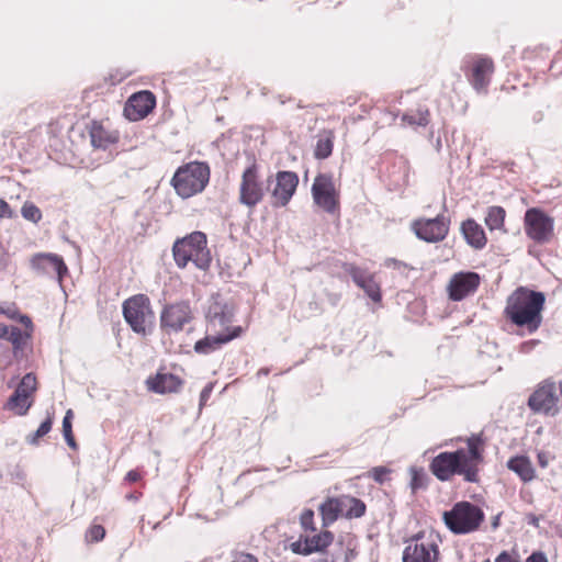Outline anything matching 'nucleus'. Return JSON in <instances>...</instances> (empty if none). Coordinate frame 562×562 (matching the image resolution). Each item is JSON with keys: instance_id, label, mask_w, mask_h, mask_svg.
I'll use <instances>...</instances> for the list:
<instances>
[{"instance_id": "49", "label": "nucleus", "mask_w": 562, "mask_h": 562, "mask_svg": "<svg viewBox=\"0 0 562 562\" xmlns=\"http://www.w3.org/2000/svg\"><path fill=\"white\" fill-rule=\"evenodd\" d=\"M143 477V472H140L139 470H131L126 473L125 475V481L130 484L132 483H136L138 481H140Z\"/></svg>"}, {"instance_id": "48", "label": "nucleus", "mask_w": 562, "mask_h": 562, "mask_svg": "<svg viewBox=\"0 0 562 562\" xmlns=\"http://www.w3.org/2000/svg\"><path fill=\"white\" fill-rule=\"evenodd\" d=\"M525 562H549L547 555L542 551H533Z\"/></svg>"}, {"instance_id": "1", "label": "nucleus", "mask_w": 562, "mask_h": 562, "mask_svg": "<svg viewBox=\"0 0 562 562\" xmlns=\"http://www.w3.org/2000/svg\"><path fill=\"white\" fill-rule=\"evenodd\" d=\"M456 442L465 443V448L442 451L429 463V471L440 482H450L460 476L465 483H479L485 460V439L483 434L458 437Z\"/></svg>"}, {"instance_id": "16", "label": "nucleus", "mask_w": 562, "mask_h": 562, "mask_svg": "<svg viewBox=\"0 0 562 562\" xmlns=\"http://www.w3.org/2000/svg\"><path fill=\"white\" fill-rule=\"evenodd\" d=\"M559 396L553 382L543 381L528 400V406L535 413L554 415L558 412Z\"/></svg>"}, {"instance_id": "30", "label": "nucleus", "mask_w": 562, "mask_h": 562, "mask_svg": "<svg viewBox=\"0 0 562 562\" xmlns=\"http://www.w3.org/2000/svg\"><path fill=\"white\" fill-rule=\"evenodd\" d=\"M506 215H507L506 210L503 206H499V205L490 206L486 210L484 223L491 232L501 231L502 233L506 234L507 233V228L505 227Z\"/></svg>"}, {"instance_id": "15", "label": "nucleus", "mask_w": 562, "mask_h": 562, "mask_svg": "<svg viewBox=\"0 0 562 562\" xmlns=\"http://www.w3.org/2000/svg\"><path fill=\"white\" fill-rule=\"evenodd\" d=\"M481 276L474 271H459L451 276L446 292L452 302H460L476 293L481 285Z\"/></svg>"}, {"instance_id": "53", "label": "nucleus", "mask_w": 562, "mask_h": 562, "mask_svg": "<svg viewBox=\"0 0 562 562\" xmlns=\"http://www.w3.org/2000/svg\"><path fill=\"white\" fill-rule=\"evenodd\" d=\"M493 527H494V528H497V527H498V518H496V519L493 521Z\"/></svg>"}, {"instance_id": "38", "label": "nucleus", "mask_w": 562, "mask_h": 562, "mask_svg": "<svg viewBox=\"0 0 562 562\" xmlns=\"http://www.w3.org/2000/svg\"><path fill=\"white\" fill-rule=\"evenodd\" d=\"M315 515L314 512L310 508L304 509L300 515V526L303 530V533L306 532H316V524H315Z\"/></svg>"}, {"instance_id": "18", "label": "nucleus", "mask_w": 562, "mask_h": 562, "mask_svg": "<svg viewBox=\"0 0 562 562\" xmlns=\"http://www.w3.org/2000/svg\"><path fill=\"white\" fill-rule=\"evenodd\" d=\"M299 176L294 171H278L276 184L271 191V203L274 207H284L296 192Z\"/></svg>"}, {"instance_id": "51", "label": "nucleus", "mask_w": 562, "mask_h": 562, "mask_svg": "<svg viewBox=\"0 0 562 562\" xmlns=\"http://www.w3.org/2000/svg\"><path fill=\"white\" fill-rule=\"evenodd\" d=\"M9 334V326L0 323V338H7Z\"/></svg>"}, {"instance_id": "42", "label": "nucleus", "mask_w": 562, "mask_h": 562, "mask_svg": "<svg viewBox=\"0 0 562 562\" xmlns=\"http://www.w3.org/2000/svg\"><path fill=\"white\" fill-rule=\"evenodd\" d=\"M495 562H521V560L516 550H504L496 557Z\"/></svg>"}, {"instance_id": "33", "label": "nucleus", "mask_w": 562, "mask_h": 562, "mask_svg": "<svg viewBox=\"0 0 562 562\" xmlns=\"http://www.w3.org/2000/svg\"><path fill=\"white\" fill-rule=\"evenodd\" d=\"M347 497L352 502H342L344 505H341V516L347 519L360 518L364 516L367 512V505L364 502L351 495H347Z\"/></svg>"}, {"instance_id": "19", "label": "nucleus", "mask_w": 562, "mask_h": 562, "mask_svg": "<svg viewBox=\"0 0 562 562\" xmlns=\"http://www.w3.org/2000/svg\"><path fill=\"white\" fill-rule=\"evenodd\" d=\"M468 69L467 76L472 87L479 92H485L495 70L493 59L475 56L469 61Z\"/></svg>"}, {"instance_id": "45", "label": "nucleus", "mask_w": 562, "mask_h": 562, "mask_svg": "<svg viewBox=\"0 0 562 562\" xmlns=\"http://www.w3.org/2000/svg\"><path fill=\"white\" fill-rule=\"evenodd\" d=\"M232 562H259V560L255 554L241 551L235 553Z\"/></svg>"}, {"instance_id": "25", "label": "nucleus", "mask_w": 562, "mask_h": 562, "mask_svg": "<svg viewBox=\"0 0 562 562\" xmlns=\"http://www.w3.org/2000/svg\"><path fill=\"white\" fill-rule=\"evenodd\" d=\"M342 502H352L347 497L346 494L327 497L318 507V512L322 517V526L324 528L333 525L341 516Z\"/></svg>"}, {"instance_id": "47", "label": "nucleus", "mask_w": 562, "mask_h": 562, "mask_svg": "<svg viewBox=\"0 0 562 562\" xmlns=\"http://www.w3.org/2000/svg\"><path fill=\"white\" fill-rule=\"evenodd\" d=\"M13 211L11 209V206L9 205V203L3 200V199H0V217L1 218H12L13 217Z\"/></svg>"}, {"instance_id": "39", "label": "nucleus", "mask_w": 562, "mask_h": 562, "mask_svg": "<svg viewBox=\"0 0 562 562\" xmlns=\"http://www.w3.org/2000/svg\"><path fill=\"white\" fill-rule=\"evenodd\" d=\"M21 214L25 220L31 221L35 224H37L42 220L41 210L34 203L29 201H26L22 205Z\"/></svg>"}, {"instance_id": "10", "label": "nucleus", "mask_w": 562, "mask_h": 562, "mask_svg": "<svg viewBox=\"0 0 562 562\" xmlns=\"http://www.w3.org/2000/svg\"><path fill=\"white\" fill-rule=\"evenodd\" d=\"M122 311L132 330L146 336L147 327L154 318L149 297L146 294H135L123 302Z\"/></svg>"}, {"instance_id": "55", "label": "nucleus", "mask_w": 562, "mask_h": 562, "mask_svg": "<svg viewBox=\"0 0 562 562\" xmlns=\"http://www.w3.org/2000/svg\"><path fill=\"white\" fill-rule=\"evenodd\" d=\"M260 372H262V374H268V371H263V369H260Z\"/></svg>"}, {"instance_id": "5", "label": "nucleus", "mask_w": 562, "mask_h": 562, "mask_svg": "<svg viewBox=\"0 0 562 562\" xmlns=\"http://www.w3.org/2000/svg\"><path fill=\"white\" fill-rule=\"evenodd\" d=\"M484 519V512L468 501L456 503L450 510L442 514L445 525L454 535H467L476 531Z\"/></svg>"}, {"instance_id": "27", "label": "nucleus", "mask_w": 562, "mask_h": 562, "mask_svg": "<svg viewBox=\"0 0 562 562\" xmlns=\"http://www.w3.org/2000/svg\"><path fill=\"white\" fill-rule=\"evenodd\" d=\"M206 317L210 325L214 328L220 326L223 328L221 333H226V328L231 327L229 324L234 317V308L226 303L214 302L209 307Z\"/></svg>"}, {"instance_id": "20", "label": "nucleus", "mask_w": 562, "mask_h": 562, "mask_svg": "<svg viewBox=\"0 0 562 562\" xmlns=\"http://www.w3.org/2000/svg\"><path fill=\"white\" fill-rule=\"evenodd\" d=\"M87 131L90 142L95 149H108L120 142V132L112 128L108 120H92Z\"/></svg>"}, {"instance_id": "32", "label": "nucleus", "mask_w": 562, "mask_h": 562, "mask_svg": "<svg viewBox=\"0 0 562 562\" xmlns=\"http://www.w3.org/2000/svg\"><path fill=\"white\" fill-rule=\"evenodd\" d=\"M403 124L409 126H427L430 122V111L426 105H419L415 110H409L402 115Z\"/></svg>"}, {"instance_id": "4", "label": "nucleus", "mask_w": 562, "mask_h": 562, "mask_svg": "<svg viewBox=\"0 0 562 562\" xmlns=\"http://www.w3.org/2000/svg\"><path fill=\"white\" fill-rule=\"evenodd\" d=\"M211 178L210 165L205 161H190L180 166L173 173L170 184L182 199L202 193Z\"/></svg>"}, {"instance_id": "17", "label": "nucleus", "mask_w": 562, "mask_h": 562, "mask_svg": "<svg viewBox=\"0 0 562 562\" xmlns=\"http://www.w3.org/2000/svg\"><path fill=\"white\" fill-rule=\"evenodd\" d=\"M156 108V97L151 91L142 90L133 93L125 102L124 116L131 122L145 119Z\"/></svg>"}, {"instance_id": "56", "label": "nucleus", "mask_w": 562, "mask_h": 562, "mask_svg": "<svg viewBox=\"0 0 562 562\" xmlns=\"http://www.w3.org/2000/svg\"><path fill=\"white\" fill-rule=\"evenodd\" d=\"M260 372H262V374H268V371H263V369H260Z\"/></svg>"}, {"instance_id": "8", "label": "nucleus", "mask_w": 562, "mask_h": 562, "mask_svg": "<svg viewBox=\"0 0 562 562\" xmlns=\"http://www.w3.org/2000/svg\"><path fill=\"white\" fill-rule=\"evenodd\" d=\"M522 227L526 237L535 245H549L555 239L554 217L540 207L535 206L526 210Z\"/></svg>"}, {"instance_id": "14", "label": "nucleus", "mask_w": 562, "mask_h": 562, "mask_svg": "<svg viewBox=\"0 0 562 562\" xmlns=\"http://www.w3.org/2000/svg\"><path fill=\"white\" fill-rule=\"evenodd\" d=\"M301 533L295 541L289 544V549L292 553L302 557H308L315 553L327 554L328 548L334 543V532L324 529L319 532Z\"/></svg>"}, {"instance_id": "6", "label": "nucleus", "mask_w": 562, "mask_h": 562, "mask_svg": "<svg viewBox=\"0 0 562 562\" xmlns=\"http://www.w3.org/2000/svg\"><path fill=\"white\" fill-rule=\"evenodd\" d=\"M440 536L434 531H419L405 542L403 562H441Z\"/></svg>"}, {"instance_id": "37", "label": "nucleus", "mask_w": 562, "mask_h": 562, "mask_svg": "<svg viewBox=\"0 0 562 562\" xmlns=\"http://www.w3.org/2000/svg\"><path fill=\"white\" fill-rule=\"evenodd\" d=\"M106 535L105 528L100 524H91L86 530L85 540L87 543H97L104 539Z\"/></svg>"}, {"instance_id": "28", "label": "nucleus", "mask_w": 562, "mask_h": 562, "mask_svg": "<svg viewBox=\"0 0 562 562\" xmlns=\"http://www.w3.org/2000/svg\"><path fill=\"white\" fill-rule=\"evenodd\" d=\"M461 232L467 243L475 248L482 249L487 244V237L483 227L473 218H468L461 224Z\"/></svg>"}, {"instance_id": "31", "label": "nucleus", "mask_w": 562, "mask_h": 562, "mask_svg": "<svg viewBox=\"0 0 562 562\" xmlns=\"http://www.w3.org/2000/svg\"><path fill=\"white\" fill-rule=\"evenodd\" d=\"M24 331H22L18 327H9V334L5 339H8L13 347V353L16 357L20 351L24 349L27 342L31 340L34 325L32 324L30 327H24Z\"/></svg>"}, {"instance_id": "21", "label": "nucleus", "mask_w": 562, "mask_h": 562, "mask_svg": "<svg viewBox=\"0 0 562 562\" xmlns=\"http://www.w3.org/2000/svg\"><path fill=\"white\" fill-rule=\"evenodd\" d=\"M342 268L373 302H381V286L373 273H368L353 263L346 262L342 265Z\"/></svg>"}, {"instance_id": "7", "label": "nucleus", "mask_w": 562, "mask_h": 562, "mask_svg": "<svg viewBox=\"0 0 562 562\" xmlns=\"http://www.w3.org/2000/svg\"><path fill=\"white\" fill-rule=\"evenodd\" d=\"M195 319L190 301L181 300L166 304L160 312L159 327L164 335L172 336L182 331H191Z\"/></svg>"}, {"instance_id": "29", "label": "nucleus", "mask_w": 562, "mask_h": 562, "mask_svg": "<svg viewBox=\"0 0 562 562\" xmlns=\"http://www.w3.org/2000/svg\"><path fill=\"white\" fill-rule=\"evenodd\" d=\"M316 138L314 157L319 160L328 158L333 154L335 132L328 128L322 130Z\"/></svg>"}, {"instance_id": "36", "label": "nucleus", "mask_w": 562, "mask_h": 562, "mask_svg": "<svg viewBox=\"0 0 562 562\" xmlns=\"http://www.w3.org/2000/svg\"><path fill=\"white\" fill-rule=\"evenodd\" d=\"M72 418H74V413L71 409H68L66 412V415L64 416V419H63V434H64V437H65V440L67 442V445L76 450L77 449V442L75 440V436H74V432H72Z\"/></svg>"}, {"instance_id": "44", "label": "nucleus", "mask_w": 562, "mask_h": 562, "mask_svg": "<svg viewBox=\"0 0 562 562\" xmlns=\"http://www.w3.org/2000/svg\"><path fill=\"white\" fill-rule=\"evenodd\" d=\"M554 458V454L550 451L540 450L537 452V462L541 469H546Z\"/></svg>"}, {"instance_id": "22", "label": "nucleus", "mask_w": 562, "mask_h": 562, "mask_svg": "<svg viewBox=\"0 0 562 562\" xmlns=\"http://www.w3.org/2000/svg\"><path fill=\"white\" fill-rule=\"evenodd\" d=\"M31 267L43 273L55 272L59 283L64 277L68 274V267L66 266L63 257L52 252H38L32 256L30 260Z\"/></svg>"}, {"instance_id": "11", "label": "nucleus", "mask_w": 562, "mask_h": 562, "mask_svg": "<svg viewBox=\"0 0 562 562\" xmlns=\"http://www.w3.org/2000/svg\"><path fill=\"white\" fill-rule=\"evenodd\" d=\"M265 198V187L260 177V169L252 161L241 173L238 189V201L249 209L256 207Z\"/></svg>"}, {"instance_id": "12", "label": "nucleus", "mask_w": 562, "mask_h": 562, "mask_svg": "<svg viewBox=\"0 0 562 562\" xmlns=\"http://www.w3.org/2000/svg\"><path fill=\"white\" fill-rule=\"evenodd\" d=\"M450 217L440 213L434 218H415L411 224V229L420 240L435 244L446 239L450 231Z\"/></svg>"}, {"instance_id": "40", "label": "nucleus", "mask_w": 562, "mask_h": 562, "mask_svg": "<svg viewBox=\"0 0 562 562\" xmlns=\"http://www.w3.org/2000/svg\"><path fill=\"white\" fill-rule=\"evenodd\" d=\"M412 473V480H411V486L413 490H418L425 486V474L423 470H418L413 468L411 470Z\"/></svg>"}, {"instance_id": "2", "label": "nucleus", "mask_w": 562, "mask_h": 562, "mask_svg": "<svg viewBox=\"0 0 562 562\" xmlns=\"http://www.w3.org/2000/svg\"><path fill=\"white\" fill-rule=\"evenodd\" d=\"M544 303L542 292L519 286L507 297L503 314L515 326L533 334L542 324Z\"/></svg>"}, {"instance_id": "58", "label": "nucleus", "mask_w": 562, "mask_h": 562, "mask_svg": "<svg viewBox=\"0 0 562 562\" xmlns=\"http://www.w3.org/2000/svg\"><path fill=\"white\" fill-rule=\"evenodd\" d=\"M483 562H491V561H490V559H486V560H485V561H483Z\"/></svg>"}, {"instance_id": "50", "label": "nucleus", "mask_w": 562, "mask_h": 562, "mask_svg": "<svg viewBox=\"0 0 562 562\" xmlns=\"http://www.w3.org/2000/svg\"><path fill=\"white\" fill-rule=\"evenodd\" d=\"M385 266L389 267V268H393V269H397V270H401V269H408V266L395 258H389L385 260Z\"/></svg>"}, {"instance_id": "9", "label": "nucleus", "mask_w": 562, "mask_h": 562, "mask_svg": "<svg viewBox=\"0 0 562 562\" xmlns=\"http://www.w3.org/2000/svg\"><path fill=\"white\" fill-rule=\"evenodd\" d=\"M314 204L330 215L340 213V191L335 183L334 176L321 172L314 178L311 188Z\"/></svg>"}, {"instance_id": "35", "label": "nucleus", "mask_w": 562, "mask_h": 562, "mask_svg": "<svg viewBox=\"0 0 562 562\" xmlns=\"http://www.w3.org/2000/svg\"><path fill=\"white\" fill-rule=\"evenodd\" d=\"M53 422H54V416H53V414L48 413L46 419L40 425L37 430L27 436V438H26L27 442L30 445H34V446L37 445L40 439L43 438L44 436H46L50 431Z\"/></svg>"}, {"instance_id": "26", "label": "nucleus", "mask_w": 562, "mask_h": 562, "mask_svg": "<svg viewBox=\"0 0 562 562\" xmlns=\"http://www.w3.org/2000/svg\"><path fill=\"white\" fill-rule=\"evenodd\" d=\"M508 470L514 472L521 482L529 483L537 479L536 469L528 456L517 454L510 457L506 463Z\"/></svg>"}, {"instance_id": "3", "label": "nucleus", "mask_w": 562, "mask_h": 562, "mask_svg": "<svg viewBox=\"0 0 562 562\" xmlns=\"http://www.w3.org/2000/svg\"><path fill=\"white\" fill-rule=\"evenodd\" d=\"M172 256L179 269L192 262L198 269L206 271L212 262L206 235L199 231L178 238L172 245Z\"/></svg>"}, {"instance_id": "54", "label": "nucleus", "mask_w": 562, "mask_h": 562, "mask_svg": "<svg viewBox=\"0 0 562 562\" xmlns=\"http://www.w3.org/2000/svg\"><path fill=\"white\" fill-rule=\"evenodd\" d=\"M260 372H262V374H268V371H263V369H260Z\"/></svg>"}, {"instance_id": "24", "label": "nucleus", "mask_w": 562, "mask_h": 562, "mask_svg": "<svg viewBox=\"0 0 562 562\" xmlns=\"http://www.w3.org/2000/svg\"><path fill=\"white\" fill-rule=\"evenodd\" d=\"M241 333L243 328L240 326L227 327L226 333H220L216 336H206L198 340L194 344V351L200 355L211 353L221 348L223 345L239 337Z\"/></svg>"}, {"instance_id": "41", "label": "nucleus", "mask_w": 562, "mask_h": 562, "mask_svg": "<svg viewBox=\"0 0 562 562\" xmlns=\"http://www.w3.org/2000/svg\"><path fill=\"white\" fill-rule=\"evenodd\" d=\"M373 106H374V104H373L372 100L364 99L359 105L360 113H356V112L352 113L353 120L364 119L371 112Z\"/></svg>"}, {"instance_id": "34", "label": "nucleus", "mask_w": 562, "mask_h": 562, "mask_svg": "<svg viewBox=\"0 0 562 562\" xmlns=\"http://www.w3.org/2000/svg\"><path fill=\"white\" fill-rule=\"evenodd\" d=\"M0 314L5 315L8 318L12 321L20 322L24 327H30L32 325V319L27 315H23L20 313L18 306L12 303L7 306H1Z\"/></svg>"}, {"instance_id": "13", "label": "nucleus", "mask_w": 562, "mask_h": 562, "mask_svg": "<svg viewBox=\"0 0 562 562\" xmlns=\"http://www.w3.org/2000/svg\"><path fill=\"white\" fill-rule=\"evenodd\" d=\"M37 391V379L34 373H26L18 384L13 394L4 404V409L16 416H24L33 406Z\"/></svg>"}, {"instance_id": "57", "label": "nucleus", "mask_w": 562, "mask_h": 562, "mask_svg": "<svg viewBox=\"0 0 562 562\" xmlns=\"http://www.w3.org/2000/svg\"><path fill=\"white\" fill-rule=\"evenodd\" d=\"M128 498L137 499V497H136V496H134V495L128 496Z\"/></svg>"}, {"instance_id": "43", "label": "nucleus", "mask_w": 562, "mask_h": 562, "mask_svg": "<svg viewBox=\"0 0 562 562\" xmlns=\"http://www.w3.org/2000/svg\"><path fill=\"white\" fill-rule=\"evenodd\" d=\"M390 470L385 467H374L369 471V475L378 483H383Z\"/></svg>"}, {"instance_id": "23", "label": "nucleus", "mask_w": 562, "mask_h": 562, "mask_svg": "<svg viewBox=\"0 0 562 562\" xmlns=\"http://www.w3.org/2000/svg\"><path fill=\"white\" fill-rule=\"evenodd\" d=\"M145 384L147 390L153 393L171 394L178 393L184 381L173 373L158 371L156 374L148 376Z\"/></svg>"}, {"instance_id": "46", "label": "nucleus", "mask_w": 562, "mask_h": 562, "mask_svg": "<svg viewBox=\"0 0 562 562\" xmlns=\"http://www.w3.org/2000/svg\"><path fill=\"white\" fill-rule=\"evenodd\" d=\"M213 389H214V384L212 382L207 383L203 387V390L201 391V394H200V407H203L207 403V401L213 392Z\"/></svg>"}, {"instance_id": "52", "label": "nucleus", "mask_w": 562, "mask_h": 562, "mask_svg": "<svg viewBox=\"0 0 562 562\" xmlns=\"http://www.w3.org/2000/svg\"><path fill=\"white\" fill-rule=\"evenodd\" d=\"M318 562H336L334 559L323 558Z\"/></svg>"}]
</instances>
